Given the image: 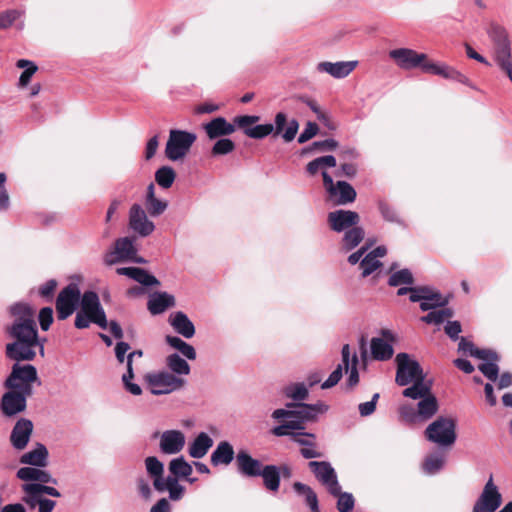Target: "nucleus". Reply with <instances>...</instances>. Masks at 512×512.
<instances>
[{"instance_id":"18","label":"nucleus","mask_w":512,"mask_h":512,"mask_svg":"<svg viewBox=\"0 0 512 512\" xmlns=\"http://www.w3.org/2000/svg\"><path fill=\"white\" fill-rule=\"evenodd\" d=\"M185 443L186 437L181 430H165L160 434L159 449L164 455H175L183 450Z\"/></svg>"},{"instance_id":"48","label":"nucleus","mask_w":512,"mask_h":512,"mask_svg":"<svg viewBox=\"0 0 512 512\" xmlns=\"http://www.w3.org/2000/svg\"><path fill=\"white\" fill-rule=\"evenodd\" d=\"M176 178L174 169L170 166H162L155 172V181L164 189L170 188Z\"/></svg>"},{"instance_id":"53","label":"nucleus","mask_w":512,"mask_h":512,"mask_svg":"<svg viewBox=\"0 0 512 512\" xmlns=\"http://www.w3.org/2000/svg\"><path fill=\"white\" fill-rule=\"evenodd\" d=\"M337 147H338V142L333 138H329V139L313 142L310 146L302 149V154L305 155V154L313 152L314 150H317L319 152L333 151Z\"/></svg>"},{"instance_id":"32","label":"nucleus","mask_w":512,"mask_h":512,"mask_svg":"<svg viewBox=\"0 0 512 512\" xmlns=\"http://www.w3.org/2000/svg\"><path fill=\"white\" fill-rule=\"evenodd\" d=\"M213 439L205 432H200L188 447L190 457L203 458L213 446Z\"/></svg>"},{"instance_id":"49","label":"nucleus","mask_w":512,"mask_h":512,"mask_svg":"<svg viewBox=\"0 0 512 512\" xmlns=\"http://www.w3.org/2000/svg\"><path fill=\"white\" fill-rule=\"evenodd\" d=\"M444 461V456L441 453L430 454L423 462V470L429 475L436 474L443 468Z\"/></svg>"},{"instance_id":"47","label":"nucleus","mask_w":512,"mask_h":512,"mask_svg":"<svg viewBox=\"0 0 512 512\" xmlns=\"http://www.w3.org/2000/svg\"><path fill=\"white\" fill-rule=\"evenodd\" d=\"M16 67L20 69H24L19 77V86L25 87L30 82L32 76L38 70V67L34 62L26 59H20L16 62Z\"/></svg>"},{"instance_id":"51","label":"nucleus","mask_w":512,"mask_h":512,"mask_svg":"<svg viewBox=\"0 0 512 512\" xmlns=\"http://www.w3.org/2000/svg\"><path fill=\"white\" fill-rule=\"evenodd\" d=\"M284 395L287 398L300 402L307 399L309 392L304 383H293L284 388Z\"/></svg>"},{"instance_id":"43","label":"nucleus","mask_w":512,"mask_h":512,"mask_svg":"<svg viewBox=\"0 0 512 512\" xmlns=\"http://www.w3.org/2000/svg\"><path fill=\"white\" fill-rule=\"evenodd\" d=\"M21 491L38 496H43L44 494L51 497L61 496V493L56 488L40 483H23Z\"/></svg>"},{"instance_id":"12","label":"nucleus","mask_w":512,"mask_h":512,"mask_svg":"<svg viewBox=\"0 0 512 512\" xmlns=\"http://www.w3.org/2000/svg\"><path fill=\"white\" fill-rule=\"evenodd\" d=\"M501 504L502 495L494 484L492 476H490L476 500L472 512H496Z\"/></svg>"},{"instance_id":"39","label":"nucleus","mask_w":512,"mask_h":512,"mask_svg":"<svg viewBox=\"0 0 512 512\" xmlns=\"http://www.w3.org/2000/svg\"><path fill=\"white\" fill-rule=\"evenodd\" d=\"M293 490L298 496L304 498L306 505L310 508L311 511L319 510L317 494L310 486L302 482H294Z\"/></svg>"},{"instance_id":"50","label":"nucleus","mask_w":512,"mask_h":512,"mask_svg":"<svg viewBox=\"0 0 512 512\" xmlns=\"http://www.w3.org/2000/svg\"><path fill=\"white\" fill-rule=\"evenodd\" d=\"M388 284L392 287H397L400 285H413L414 277L409 269L404 268L393 272L388 279Z\"/></svg>"},{"instance_id":"42","label":"nucleus","mask_w":512,"mask_h":512,"mask_svg":"<svg viewBox=\"0 0 512 512\" xmlns=\"http://www.w3.org/2000/svg\"><path fill=\"white\" fill-rule=\"evenodd\" d=\"M170 474L177 476L179 479L187 478L193 472V467L183 456L172 459L168 466Z\"/></svg>"},{"instance_id":"64","label":"nucleus","mask_w":512,"mask_h":512,"mask_svg":"<svg viewBox=\"0 0 512 512\" xmlns=\"http://www.w3.org/2000/svg\"><path fill=\"white\" fill-rule=\"evenodd\" d=\"M295 443L301 445V446H310V447H314L315 446V439H316V436L315 434L313 433H309V432H294V434H292V438H291Z\"/></svg>"},{"instance_id":"15","label":"nucleus","mask_w":512,"mask_h":512,"mask_svg":"<svg viewBox=\"0 0 512 512\" xmlns=\"http://www.w3.org/2000/svg\"><path fill=\"white\" fill-rule=\"evenodd\" d=\"M135 239L132 237H122L115 241L114 250L109 251L104 256V262L107 265H113L117 262H125L133 258L137 253L134 245Z\"/></svg>"},{"instance_id":"25","label":"nucleus","mask_w":512,"mask_h":512,"mask_svg":"<svg viewBox=\"0 0 512 512\" xmlns=\"http://www.w3.org/2000/svg\"><path fill=\"white\" fill-rule=\"evenodd\" d=\"M357 61L320 62L317 64L319 72L327 73L336 79L347 77L357 66Z\"/></svg>"},{"instance_id":"46","label":"nucleus","mask_w":512,"mask_h":512,"mask_svg":"<svg viewBox=\"0 0 512 512\" xmlns=\"http://www.w3.org/2000/svg\"><path fill=\"white\" fill-rule=\"evenodd\" d=\"M336 166V158L333 155H325L310 161L306 165V172L313 176L318 173L320 169L333 168Z\"/></svg>"},{"instance_id":"2","label":"nucleus","mask_w":512,"mask_h":512,"mask_svg":"<svg viewBox=\"0 0 512 512\" xmlns=\"http://www.w3.org/2000/svg\"><path fill=\"white\" fill-rule=\"evenodd\" d=\"M395 382L398 386L404 387L411 384L402 391L406 398L418 400L421 396L432 390V380L426 378L420 363L411 358L408 353L401 352L396 355Z\"/></svg>"},{"instance_id":"54","label":"nucleus","mask_w":512,"mask_h":512,"mask_svg":"<svg viewBox=\"0 0 512 512\" xmlns=\"http://www.w3.org/2000/svg\"><path fill=\"white\" fill-rule=\"evenodd\" d=\"M485 363H481L478 369L481 373L488 378L490 381H496L499 375V366L497 362L499 360L483 359Z\"/></svg>"},{"instance_id":"20","label":"nucleus","mask_w":512,"mask_h":512,"mask_svg":"<svg viewBox=\"0 0 512 512\" xmlns=\"http://www.w3.org/2000/svg\"><path fill=\"white\" fill-rule=\"evenodd\" d=\"M33 423L27 418H20L12 428L10 442L14 449L23 450L31 438Z\"/></svg>"},{"instance_id":"55","label":"nucleus","mask_w":512,"mask_h":512,"mask_svg":"<svg viewBox=\"0 0 512 512\" xmlns=\"http://www.w3.org/2000/svg\"><path fill=\"white\" fill-rule=\"evenodd\" d=\"M235 149V143L228 138H220L213 145L211 153L214 156L227 155Z\"/></svg>"},{"instance_id":"33","label":"nucleus","mask_w":512,"mask_h":512,"mask_svg":"<svg viewBox=\"0 0 512 512\" xmlns=\"http://www.w3.org/2000/svg\"><path fill=\"white\" fill-rule=\"evenodd\" d=\"M279 472L278 465L269 464L261 468L259 477H262L263 486L267 491L273 494L277 493L280 488L281 480L279 478Z\"/></svg>"},{"instance_id":"13","label":"nucleus","mask_w":512,"mask_h":512,"mask_svg":"<svg viewBox=\"0 0 512 512\" xmlns=\"http://www.w3.org/2000/svg\"><path fill=\"white\" fill-rule=\"evenodd\" d=\"M30 396V394H25L22 391L8 389V391L2 395L0 401L2 414L5 417L11 418L24 412L27 407V398Z\"/></svg>"},{"instance_id":"26","label":"nucleus","mask_w":512,"mask_h":512,"mask_svg":"<svg viewBox=\"0 0 512 512\" xmlns=\"http://www.w3.org/2000/svg\"><path fill=\"white\" fill-rule=\"evenodd\" d=\"M168 322L176 333L186 339L195 335V326L189 317L182 311H176L169 315Z\"/></svg>"},{"instance_id":"16","label":"nucleus","mask_w":512,"mask_h":512,"mask_svg":"<svg viewBox=\"0 0 512 512\" xmlns=\"http://www.w3.org/2000/svg\"><path fill=\"white\" fill-rule=\"evenodd\" d=\"M81 299V310L84 313H89L97 320V325L101 329H107L108 321L106 318L105 311L100 303L99 296L94 291H85Z\"/></svg>"},{"instance_id":"63","label":"nucleus","mask_w":512,"mask_h":512,"mask_svg":"<svg viewBox=\"0 0 512 512\" xmlns=\"http://www.w3.org/2000/svg\"><path fill=\"white\" fill-rule=\"evenodd\" d=\"M134 281H136L146 287L160 285L159 280L155 276L149 274L146 270H144L142 268L138 269Z\"/></svg>"},{"instance_id":"3","label":"nucleus","mask_w":512,"mask_h":512,"mask_svg":"<svg viewBox=\"0 0 512 512\" xmlns=\"http://www.w3.org/2000/svg\"><path fill=\"white\" fill-rule=\"evenodd\" d=\"M299 129V123L296 119L287 121V115L284 112H278L274 118V125L271 123L258 124L251 129L245 130V135L252 139H263L274 133V136L282 135L285 142L294 140Z\"/></svg>"},{"instance_id":"41","label":"nucleus","mask_w":512,"mask_h":512,"mask_svg":"<svg viewBox=\"0 0 512 512\" xmlns=\"http://www.w3.org/2000/svg\"><path fill=\"white\" fill-rule=\"evenodd\" d=\"M147 473L153 479L154 488H161L160 478L164 475V464L155 456H149L145 459Z\"/></svg>"},{"instance_id":"11","label":"nucleus","mask_w":512,"mask_h":512,"mask_svg":"<svg viewBox=\"0 0 512 512\" xmlns=\"http://www.w3.org/2000/svg\"><path fill=\"white\" fill-rule=\"evenodd\" d=\"M310 470L331 495L340 493V484L335 469L327 461H310Z\"/></svg>"},{"instance_id":"34","label":"nucleus","mask_w":512,"mask_h":512,"mask_svg":"<svg viewBox=\"0 0 512 512\" xmlns=\"http://www.w3.org/2000/svg\"><path fill=\"white\" fill-rule=\"evenodd\" d=\"M21 501L30 509L38 506V512H52L56 506V502L43 496L33 495L27 492H22Z\"/></svg>"},{"instance_id":"29","label":"nucleus","mask_w":512,"mask_h":512,"mask_svg":"<svg viewBox=\"0 0 512 512\" xmlns=\"http://www.w3.org/2000/svg\"><path fill=\"white\" fill-rule=\"evenodd\" d=\"M48 450L45 445L42 443H37L36 447L20 456V463L35 466V467H45L48 461Z\"/></svg>"},{"instance_id":"1","label":"nucleus","mask_w":512,"mask_h":512,"mask_svg":"<svg viewBox=\"0 0 512 512\" xmlns=\"http://www.w3.org/2000/svg\"><path fill=\"white\" fill-rule=\"evenodd\" d=\"M10 313L15 320L8 333L14 341L6 345V357L17 362L32 361L36 357V349L43 357L46 339L38 337L34 309L26 303H16L10 307Z\"/></svg>"},{"instance_id":"37","label":"nucleus","mask_w":512,"mask_h":512,"mask_svg":"<svg viewBox=\"0 0 512 512\" xmlns=\"http://www.w3.org/2000/svg\"><path fill=\"white\" fill-rule=\"evenodd\" d=\"M343 233L341 250L346 253L356 248L363 241L365 236L364 229L359 225Z\"/></svg>"},{"instance_id":"59","label":"nucleus","mask_w":512,"mask_h":512,"mask_svg":"<svg viewBox=\"0 0 512 512\" xmlns=\"http://www.w3.org/2000/svg\"><path fill=\"white\" fill-rule=\"evenodd\" d=\"M260 120V116L258 115H241L236 116L233 119V124L235 125V128L238 127L243 130V133L245 134V130L251 129L253 124L257 123Z\"/></svg>"},{"instance_id":"57","label":"nucleus","mask_w":512,"mask_h":512,"mask_svg":"<svg viewBox=\"0 0 512 512\" xmlns=\"http://www.w3.org/2000/svg\"><path fill=\"white\" fill-rule=\"evenodd\" d=\"M334 496L338 497L337 509L339 512H350L353 510L355 501L351 493L340 490V493Z\"/></svg>"},{"instance_id":"58","label":"nucleus","mask_w":512,"mask_h":512,"mask_svg":"<svg viewBox=\"0 0 512 512\" xmlns=\"http://www.w3.org/2000/svg\"><path fill=\"white\" fill-rule=\"evenodd\" d=\"M380 265L381 262L378 259L373 258L369 253H367L360 262V267L362 268V276H369L377 268H379Z\"/></svg>"},{"instance_id":"17","label":"nucleus","mask_w":512,"mask_h":512,"mask_svg":"<svg viewBox=\"0 0 512 512\" xmlns=\"http://www.w3.org/2000/svg\"><path fill=\"white\" fill-rule=\"evenodd\" d=\"M129 227L141 237H147L155 230V225L147 217L140 204H133L129 210Z\"/></svg>"},{"instance_id":"28","label":"nucleus","mask_w":512,"mask_h":512,"mask_svg":"<svg viewBox=\"0 0 512 512\" xmlns=\"http://www.w3.org/2000/svg\"><path fill=\"white\" fill-rule=\"evenodd\" d=\"M327 410L328 406L320 401L315 404L298 403L297 409H294V418H300L304 423L314 421Z\"/></svg>"},{"instance_id":"22","label":"nucleus","mask_w":512,"mask_h":512,"mask_svg":"<svg viewBox=\"0 0 512 512\" xmlns=\"http://www.w3.org/2000/svg\"><path fill=\"white\" fill-rule=\"evenodd\" d=\"M236 465L239 473L246 477H259L261 468L265 465L256 458H253L247 451L241 450L236 455Z\"/></svg>"},{"instance_id":"8","label":"nucleus","mask_w":512,"mask_h":512,"mask_svg":"<svg viewBox=\"0 0 512 512\" xmlns=\"http://www.w3.org/2000/svg\"><path fill=\"white\" fill-rule=\"evenodd\" d=\"M196 139L197 135L193 132L171 129L165 147L166 157L171 161H178L184 158Z\"/></svg>"},{"instance_id":"56","label":"nucleus","mask_w":512,"mask_h":512,"mask_svg":"<svg viewBox=\"0 0 512 512\" xmlns=\"http://www.w3.org/2000/svg\"><path fill=\"white\" fill-rule=\"evenodd\" d=\"M145 206L150 216L157 217L164 213L168 207V203L155 197L145 201Z\"/></svg>"},{"instance_id":"44","label":"nucleus","mask_w":512,"mask_h":512,"mask_svg":"<svg viewBox=\"0 0 512 512\" xmlns=\"http://www.w3.org/2000/svg\"><path fill=\"white\" fill-rule=\"evenodd\" d=\"M166 342L174 349H177L184 357H186L189 360H195L196 359V351L192 345L185 342L181 338L177 336H166Z\"/></svg>"},{"instance_id":"14","label":"nucleus","mask_w":512,"mask_h":512,"mask_svg":"<svg viewBox=\"0 0 512 512\" xmlns=\"http://www.w3.org/2000/svg\"><path fill=\"white\" fill-rule=\"evenodd\" d=\"M327 223L333 232L342 233L359 225L360 215L356 211L338 209L328 213Z\"/></svg>"},{"instance_id":"40","label":"nucleus","mask_w":512,"mask_h":512,"mask_svg":"<svg viewBox=\"0 0 512 512\" xmlns=\"http://www.w3.org/2000/svg\"><path fill=\"white\" fill-rule=\"evenodd\" d=\"M168 371L179 377L190 373V365L178 353H172L166 358Z\"/></svg>"},{"instance_id":"38","label":"nucleus","mask_w":512,"mask_h":512,"mask_svg":"<svg viewBox=\"0 0 512 512\" xmlns=\"http://www.w3.org/2000/svg\"><path fill=\"white\" fill-rule=\"evenodd\" d=\"M458 349L463 352L469 353L472 357L478 358V359H493V360H499V355L496 353V351L491 349H479L475 347V345L467 341L465 338H461L460 342L458 344Z\"/></svg>"},{"instance_id":"23","label":"nucleus","mask_w":512,"mask_h":512,"mask_svg":"<svg viewBox=\"0 0 512 512\" xmlns=\"http://www.w3.org/2000/svg\"><path fill=\"white\" fill-rule=\"evenodd\" d=\"M424 68L425 73L441 76L445 79L473 87L470 80L464 74L445 63L434 62L433 65H426Z\"/></svg>"},{"instance_id":"62","label":"nucleus","mask_w":512,"mask_h":512,"mask_svg":"<svg viewBox=\"0 0 512 512\" xmlns=\"http://www.w3.org/2000/svg\"><path fill=\"white\" fill-rule=\"evenodd\" d=\"M134 281H136L146 287L160 285L159 280L155 276L149 274L146 270H144L142 268L138 269Z\"/></svg>"},{"instance_id":"31","label":"nucleus","mask_w":512,"mask_h":512,"mask_svg":"<svg viewBox=\"0 0 512 512\" xmlns=\"http://www.w3.org/2000/svg\"><path fill=\"white\" fill-rule=\"evenodd\" d=\"M417 404V413L421 421L431 419L438 411L437 398L432 394L431 390L420 398Z\"/></svg>"},{"instance_id":"5","label":"nucleus","mask_w":512,"mask_h":512,"mask_svg":"<svg viewBox=\"0 0 512 512\" xmlns=\"http://www.w3.org/2000/svg\"><path fill=\"white\" fill-rule=\"evenodd\" d=\"M150 393L155 396L167 395L179 391L186 385V380L168 370H157L146 373L143 377Z\"/></svg>"},{"instance_id":"19","label":"nucleus","mask_w":512,"mask_h":512,"mask_svg":"<svg viewBox=\"0 0 512 512\" xmlns=\"http://www.w3.org/2000/svg\"><path fill=\"white\" fill-rule=\"evenodd\" d=\"M381 337H373L370 341V350L372 358L376 361H387L392 358L394 348L392 342L394 335L389 330H383Z\"/></svg>"},{"instance_id":"61","label":"nucleus","mask_w":512,"mask_h":512,"mask_svg":"<svg viewBox=\"0 0 512 512\" xmlns=\"http://www.w3.org/2000/svg\"><path fill=\"white\" fill-rule=\"evenodd\" d=\"M399 414L402 420L409 424L421 421L417 413V409L411 405L401 406L399 409Z\"/></svg>"},{"instance_id":"4","label":"nucleus","mask_w":512,"mask_h":512,"mask_svg":"<svg viewBox=\"0 0 512 512\" xmlns=\"http://www.w3.org/2000/svg\"><path fill=\"white\" fill-rule=\"evenodd\" d=\"M487 33L493 43L494 61L512 82L511 44L507 31L504 27L492 23L487 29Z\"/></svg>"},{"instance_id":"36","label":"nucleus","mask_w":512,"mask_h":512,"mask_svg":"<svg viewBox=\"0 0 512 512\" xmlns=\"http://www.w3.org/2000/svg\"><path fill=\"white\" fill-rule=\"evenodd\" d=\"M234 459V450L227 441L220 442L211 454V463L213 466L229 465Z\"/></svg>"},{"instance_id":"45","label":"nucleus","mask_w":512,"mask_h":512,"mask_svg":"<svg viewBox=\"0 0 512 512\" xmlns=\"http://www.w3.org/2000/svg\"><path fill=\"white\" fill-rule=\"evenodd\" d=\"M440 298V292L434 290L430 286H418L413 287L409 300L411 302H422L424 300H438Z\"/></svg>"},{"instance_id":"10","label":"nucleus","mask_w":512,"mask_h":512,"mask_svg":"<svg viewBox=\"0 0 512 512\" xmlns=\"http://www.w3.org/2000/svg\"><path fill=\"white\" fill-rule=\"evenodd\" d=\"M81 297L77 284L70 283L64 287L56 299V313L59 320H65L76 310Z\"/></svg>"},{"instance_id":"35","label":"nucleus","mask_w":512,"mask_h":512,"mask_svg":"<svg viewBox=\"0 0 512 512\" xmlns=\"http://www.w3.org/2000/svg\"><path fill=\"white\" fill-rule=\"evenodd\" d=\"M357 193L353 186L346 181H337L335 186V193L330 195L335 198V203L338 205H346L355 201Z\"/></svg>"},{"instance_id":"60","label":"nucleus","mask_w":512,"mask_h":512,"mask_svg":"<svg viewBox=\"0 0 512 512\" xmlns=\"http://www.w3.org/2000/svg\"><path fill=\"white\" fill-rule=\"evenodd\" d=\"M19 17L20 11L17 9H8L0 12V29L11 27Z\"/></svg>"},{"instance_id":"52","label":"nucleus","mask_w":512,"mask_h":512,"mask_svg":"<svg viewBox=\"0 0 512 512\" xmlns=\"http://www.w3.org/2000/svg\"><path fill=\"white\" fill-rule=\"evenodd\" d=\"M378 209L384 220L396 223L398 225H404L403 220L399 217L396 209L384 200L378 201Z\"/></svg>"},{"instance_id":"6","label":"nucleus","mask_w":512,"mask_h":512,"mask_svg":"<svg viewBox=\"0 0 512 512\" xmlns=\"http://www.w3.org/2000/svg\"><path fill=\"white\" fill-rule=\"evenodd\" d=\"M11 372L4 381L6 389H15L25 394H33V384L41 385L37 369L32 364H22L14 361Z\"/></svg>"},{"instance_id":"7","label":"nucleus","mask_w":512,"mask_h":512,"mask_svg":"<svg viewBox=\"0 0 512 512\" xmlns=\"http://www.w3.org/2000/svg\"><path fill=\"white\" fill-rule=\"evenodd\" d=\"M427 440L442 447L452 446L457 438L456 423L450 417H438L425 429Z\"/></svg>"},{"instance_id":"30","label":"nucleus","mask_w":512,"mask_h":512,"mask_svg":"<svg viewBox=\"0 0 512 512\" xmlns=\"http://www.w3.org/2000/svg\"><path fill=\"white\" fill-rule=\"evenodd\" d=\"M173 306H175V298L167 292H155L148 300V310L152 315L161 314Z\"/></svg>"},{"instance_id":"21","label":"nucleus","mask_w":512,"mask_h":512,"mask_svg":"<svg viewBox=\"0 0 512 512\" xmlns=\"http://www.w3.org/2000/svg\"><path fill=\"white\" fill-rule=\"evenodd\" d=\"M42 467L26 466L16 472V477L24 483L57 484V479Z\"/></svg>"},{"instance_id":"9","label":"nucleus","mask_w":512,"mask_h":512,"mask_svg":"<svg viewBox=\"0 0 512 512\" xmlns=\"http://www.w3.org/2000/svg\"><path fill=\"white\" fill-rule=\"evenodd\" d=\"M389 57L402 70H412L420 68L425 73L426 65H433L434 62L428 60L425 53H418L410 48H397L389 52Z\"/></svg>"},{"instance_id":"27","label":"nucleus","mask_w":512,"mask_h":512,"mask_svg":"<svg viewBox=\"0 0 512 512\" xmlns=\"http://www.w3.org/2000/svg\"><path fill=\"white\" fill-rule=\"evenodd\" d=\"M341 355L342 364L344 365L346 372L349 373L347 385L349 387H353L359 382V373L357 369L358 357L356 354H353L351 358V350L349 344L343 345Z\"/></svg>"},{"instance_id":"24","label":"nucleus","mask_w":512,"mask_h":512,"mask_svg":"<svg viewBox=\"0 0 512 512\" xmlns=\"http://www.w3.org/2000/svg\"><path fill=\"white\" fill-rule=\"evenodd\" d=\"M203 129L208 138L213 140L233 134L235 125L228 122L226 118L219 116L203 124Z\"/></svg>"}]
</instances>
